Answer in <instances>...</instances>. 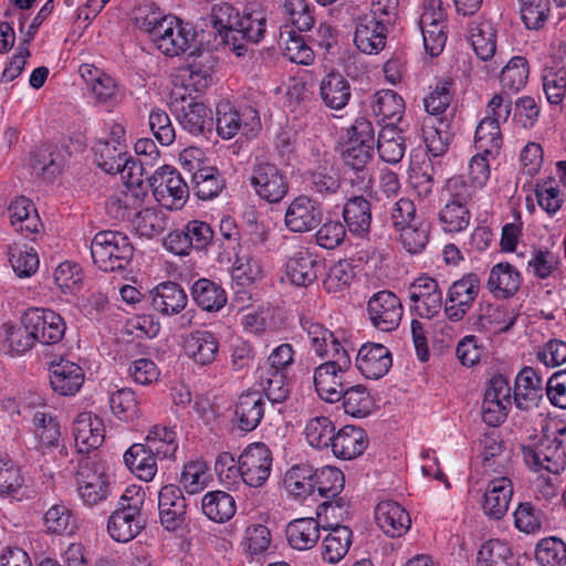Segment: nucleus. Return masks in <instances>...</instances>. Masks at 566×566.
Wrapping results in <instances>:
<instances>
[{
    "label": "nucleus",
    "mask_w": 566,
    "mask_h": 566,
    "mask_svg": "<svg viewBox=\"0 0 566 566\" xmlns=\"http://www.w3.org/2000/svg\"><path fill=\"white\" fill-rule=\"evenodd\" d=\"M136 24L149 34L163 54L170 57L185 53L196 39L193 27L175 15L150 11L144 17H137Z\"/></svg>",
    "instance_id": "obj_1"
},
{
    "label": "nucleus",
    "mask_w": 566,
    "mask_h": 566,
    "mask_svg": "<svg viewBox=\"0 0 566 566\" xmlns=\"http://www.w3.org/2000/svg\"><path fill=\"white\" fill-rule=\"evenodd\" d=\"M90 249L94 264L104 272L126 269L134 255V247L128 235L120 231L97 232Z\"/></svg>",
    "instance_id": "obj_2"
},
{
    "label": "nucleus",
    "mask_w": 566,
    "mask_h": 566,
    "mask_svg": "<svg viewBox=\"0 0 566 566\" xmlns=\"http://www.w3.org/2000/svg\"><path fill=\"white\" fill-rule=\"evenodd\" d=\"M75 482L77 494L87 507L98 505L112 494L107 464L96 455L84 457L78 461Z\"/></svg>",
    "instance_id": "obj_3"
},
{
    "label": "nucleus",
    "mask_w": 566,
    "mask_h": 566,
    "mask_svg": "<svg viewBox=\"0 0 566 566\" xmlns=\"http://www.w3.org/2000/svg\"><path fill=\"white\" fill-rule=\"evenodd\" d=\"M126 490L117 502L116 510L107 521L109 536L118 543H128L134 539L144 528L145 520L142 515L143 497Z\"/></svg>",
    "instance_id": "obj_4"
},
{
    "label": "nucleus",
    "mask_w": 566,
    "mask_h": 566,
    "mask_svg": "<svg viewBox=\"0 0 566 566\" xmlns=\"http://www.w3.org/2000/svg\"><path fill=\"white\" fill-rule=\"evenodd\" d=\"M156 201L168 210H177L185 206L189 197V188L181 174L171 166L157 168L149 177Z\"/></svg>",
    "instance_id": "obj_5"
},
{
    "label": "nucleus",
    "mask_w": 566,
    "mask_h": 566,
    "mask_svg": "<svg viewBox=\"0 0 566 566\" xmlns=\"http://www.w3.org/2000/svg\"><path fill=\"white\" fill-rule=\"evenodd\" d=\"M214 232L209 223L201 220H190L184 228L170 231L164 240V247L169 252L185 256L191 251H206L213 243Z\"/></svg>",
    "instance_id": "obj_6"
},
{
    "label": "nucleus",
    "mask_w": 566,
    "mask_h": 566,
    "mask_svg": "<svg viewBox=\"0 0 566 566\" xmlns=\"http://www.w3.org/2000/svg\"><path fill=\"white\" fill-rule=\"evenodd\" d=\"M411 313L431 319L438 316L443 306V294L439 282L428 274L416 277L407 289Z\"/></svg>",
    "instance_id": "obj_7"
},
{
    "label": "nucleus",
    "mask_w": 566,
    "mask_h": 566,
    "mask_svg": "<svg viewBox=\"0 0 566 566\" xmlns=\"http://www.w3.org/2000/svg\"><path fill=\"white\" fill-rule=\"evenodd\" d=\"M481 291V279L476 273H467L449 286L443 313L451 322L462 321L475 303Z\"/></svg>",
    "instance_id": "obj_8"
},
{
    "label": "nucleus",
    "mask_w": 566,
    "mask_h": 566,
    "mask_svg": "<svg viewBox=\"0 0 566 566\" xmlns=\"http://www.w3.org/2000/svg\"><path fill=\"white\" fill-rule=\"evenodd\" d=\"M352 359L344 355L338 360H325L314 369L313 382L317 395L327 402L339 401L346 388L345 375L350 369Z\"/></svg>",
    "instance_id": "obj_9"
},
{
    "label": "nucleus",
    "mask_w": 566,
    "mask_h": 566,
    "mask_svg": "<svg viewBox=\"0 0 566 566\" xmlns=\"http://www.w3.org/2000/svg\"><path fill=\"white\" fill-rule=\"evenodd\" d=\"M235 23V29L226 34V45L237 56H242L247 53L249 43H259L263 39L266 18L260 9L244 10Z\"/></svg>",
    "instance_id": "obj_10"
},
{
    "label": "nucleus",
    "mask_w": 566,
    "mask_h": 566,
    "mask_svg": "<svg viewBox=\"0 0 566 566\" xmlns=\"http://www.w3.org/2000/svg\"><path fill=\"white\" fill-rule=\"evenodd\" d=\"M242 483L250 488H261L272 472L273 455L263 442L248 444L239 455Z\"/></svg>",
    "instance_id": "obj_11"
},
{
    "label": "nucleus",
    "mask_w": 566,
    "mask_h": 566,
    "mask_svg": "<svg viewBox=\"0 0 566 566\" xmlns=\"http://www.w3.org/2000/svg\"><path fill=\"white\" fill-rule=\"evenodd\" d=\"M311 156L312 166L305 174L310 189L323 197L337 193L342 181L333 156L327 151L321 153L318 149H313Z\"/></svg>",
    "instance_id": "obj_12"
},
{
    "label": "nucleus",
    "mask_w": 566,
    "mask_h": 566,
    "mask_svg": "<svg viewBox=\"0 0 566 566\" xmlns=\"http://www.w3.org/2000/svg\"><path fill=\"white\" fill-rule=\"evenodd\" d=\"M367 313L375 328L389 333L398 328L403 307L400 298L394 292L382 290L373 294L368 300Z\"/></svg>",
    "instance_id": "obj_13"
},
{
    "label": "nucleus",
    "mask_w": 566,
    "mask_h": 566,
    "mask_svg": "<svg viewBox=\"0 0 566 566\" xmlns=\"http://www.w3.org/2000/svg\"><path fill=\"white\" fill-rule=\"evenodd\" d=\"M255 195L269 203L280 202L289 191V182L276 165L258 163L249 178Z\"/></svg>",
    "instance_id": "obj_14"
},
{
    "label": "nucleus",
    "mask_w": 566,
    "mask_h": 566,
    "mask_svg": "<svg viewBox=\"0 0 566 566\" xmlns=\"http://www.w3.org/2000/svg\"><path fill=\"white\" fill-rule=\"evenodd\" d=\"M21 322L28 324V329L33 331L36 342L44 345L60 343L66 331L64 318L50 308H29L23 314Z\"/></svg>",
    "instance_id": "obj_15"
},
{
    "label": "nucleus",
    "mask_w": 566,
    "mask_h": 566,
    "mask_svg": "<svg viewBox=\"0 0 566 566\" xmlns=\"http://www.w3.org/2000/svg\"><path fill=\"white\" fill-rule=\"evenodd\" d=\"M258 112L252 107L238 111L229 101H221L216 107V128L223 139L233 138L241 128L253 132L260 128Z\"/></svg>",
    "instance_id": "obj_16"
},
{
    "label": "nucleus",
    "mask_w": 566,
    "mask_h": 566,
    "mask_svg": "<svg viewBox=\"0 0 566 566\" xmlns=\"http://www.w3.org/2000/svg\"><path fill=\"white\" fill-rule=\"evenodd\" d=\"M322 219V205L307 195L295 197L289 203L284 214L285 227L294 233H305L316 229Z\"/></svg>",
    "instance_id": "obj_17"
},
{
    "label": "nucleus",
    "mask_w": 566,
    "mask_h": 566,
    "mask_svg": "<svg viewBox=\"0 0 566 566\" xmlns=\"http://www.w3.org/2000/svg\"><path fill=\"white\" fill-rule=\"evenodd\" d=\"M301 326L317 357L326 360H338L340 355L350 357L339 335L326 328L322 323L302 318Z\"/></svg>",
    "instance_id": "obj_18"
},
{
    "label": "nucleus",
    "mask_w": 566,
    "mask_h": 566,
    "mask_svg": "<svg viewBox=\"0 0 566 566\" xmlns=\"http://www.w3.org/2000/svg\"><path fill=\"white\" fill-rule=\"evenodd\" d=\"M49 380L56 395L72 397L82 388L85 373L78 364L60 356L49 364Z\"/></svg>",
    "instance_id": "obj_19"
},
{
    "label": "nucleus",
    "mask_w": 566,
    "mask_h": 566,
    "mask_svg": "<svg viewBox=\"0 0 566 566\" xmlns=\"http://www.w3.org/2000/svg\"><path fill=\"white\" fill-rule=\"evenodd\" d=\"M187 503L182 490L175 484L164 485L158 493V515L163 527L174 532L186 522Z\"/></svg>",
    "instance_id": "obj_20"
},
{
    "label": "nucleus",
    "mask_w": 566,
    "mask_h": 566,
    "mask_svg": "<svg viewBox=\"0 0 566 566\" xmlns=\"http://www.w3.org/2000/svg\"><path fill=\"white\" fill-rule=\"evenodd\" d=\"M546 394L543 377L533 368H522L514 380L513 401L520 410H531L539 406Z\"/></svg>",
    "instance_id": "obj_21"
},
{
    "label": "nucleus",
    "mask_w": 566,
    "mask_h": 566,
    "mask_svg": "<svg viewBox=\"0 0 566 566\" xmlns=\"http://www.w3.org/2000/svg\"><path fill=\"white\" fill-rule=\"evenodd\" d=\"M149 195L145 187H124L112 193L106 201L107 213L117 221H128L146 207Z\"/></svg>",
    "instance_id": "obj_22"
},
{
    "label": "nucleus",
    "mask_w": 566,
    "mask_h": 566,
    "mask_svg": "<svg viewBox=\"0 0 566 566\" xmlns=\"http://www.w3.org/2000/svg\"><path fill=\"white\" fill-rule=\"evenodd\" d=\"M355 366L368 379L382 378L392 366L388 347L379 343H366L357 352Z\"/></svg>",
    "instance_id": "obj_23"
},
{
    "label": "nucleus",
    "mask_w": 566,
    "mask_h": 566,
    "mask_svg": "<svg viewBox=\"0 0 566 566\" xmlns=\"http://www.w3.org/2000/svg\"><path fill=\"white\" fill-rule=\"evenodd\" d=\"M266 399L259 390L241 394L234 405L233 422L244 432H251L261 423L266 407Z\"/></svg>",
    "instance_id": "obj_24"
},
{
    "label": "nucleus",
    "mask_w": 566,
    "mask_h": 566,
    "mask_svg": "<svg viewBox=\"0 0 566 566\" xmlns=\"http://www.w3.org/2000/svg\"><path fill=\"white\" fill-rule=\"evenodd\" d=\"M220 348L217 335L207 329L190 332L184 339V354L193 364L209 366L218 357Z\"/></svg>",
    "instance_id": "obj_25"
},
{
    "label": "nucleus",
    "mask_w": 566,
    "mask_h": 566,
    "mask_svg": "<svg viewBox=\"0 0 566 566\" xmlns=\"http://www.w3.org/2000/svg\"><path fill=\"white\" fill-rule=\"evenodd\" d=\"M153 310L164 317L181 313L188 305V295L178 283L166 281L156 285L149 292Z\"/></svg>",
    "instance_id": "obj_26"
},
{
    "label": "nucleus",
    "mask_w": 566,
    "mask_h": 566,
    "mask_svg": "<svg viewBox=\"0 0 566 566\" xmlns=\"http://www.w3.org/2000/svg\"><path fill=\"white\" fill-rule=\"evenodd\" d=\"M370 112L379 126L398 127L405 114V101L392 90H379L370 98Z\"/></svg>",
    "instance_id": "obj_27"
},
{
    "label": "nucleus",
    "mask_w": 566,
    "mask_h": 566,
    "mask_svg": "<svg viewBox=\"0 0 566 566\" xmlns=\"http://www.w3.org/2000/svg\"><path fill=\"white\" fill-rule=\"evenodd\" d=\"M388 25L374 15L359 17L354 33L356 48L365 54H377L386 44Z\"/></svg>",
    "instance_id": "obj_28"
},
{
    "label": "nucleus",
    "mask_w": 566,
    "mask_h": 566,
    "mask_svg": "<svg viewBox=\"0 0 566 566\" xmlns=\"http://www.w3.org/2000/svg\"><path fill=\"white\" fill-rule=\"evenodd\" d=\"M344 226L355 238H367L371 229V205L361 195L346 199L342 209Z\"/></svg>",
    "instance_id": "obj_29"
},
{
    "label": "nucleus",
    "mask_w": 566,
    "mask_h": 566,
    "mask_svg": "<svg viewBox=\"0 0 566 566\" xmlns=\"http://www.w3.org/2000/svg\"><path fill=\"white\" fill-rule=\"evenodd\" d=\"M75 446L80 453L97 449L105 439L103 420L91 412L80 413L73 423Z\"/></svg>",
    "instance_id": "obj_30"
},
{
    "label": "nucleus",
    "mask_w": 566,
    "mask_h": 566,
    "mask_svg": "<svg viewBox=\"0 0 566 566\" xmlns=\"http://www.w3.org/2000/svg\"><path fill=\"white\" fill-rule=\"evenodd\" d=\"M318 268L317 255L307 249H301L286 260L285 275L291 284L307 287L316 282Z\"/></svg>",
    "instance_id": "obj_31"
},
{
    "label": "nucleus",
    "mask_w": 566,
    "mask_h": 566,
    "mask_svg": "<svg viewBox=\"0 0 566 566\" xmlns=\"http://www.w3.org/2000/svg\"><path fill=\"white\" fill-rule=\"evenodd\" d=\"M375 520L379 528L389 537H399L411 525L409 513L398 502L381 501L375 509Z\"/></svg>",
    "instance_id": "obj_32"
},
{
    "label": "nucleus",
    "mask_w": 566,
    "mask_h": 566,
    "mask_svg": "<svg viewBox=\"0 0 566 566\" xmlns=\"http://www.w3.org/2000/svg\"><path fill=\"white\" fill-rule=\"evenodd\" d=\"M513 495L512 481L506 476L491 480L484 491L482 509L493 520L502 518L509 510Z\"/></svg>",
    "instance_id": "obj_33"
},
{
    "label": "nucleus",
    "mask_w": 566,
    "mask_h": 566,
    "mask_svg": "<svg viewBox=\"0 0 566 566\" xmlns=\"http://www.w3.org/2000/svg\"><path fill=\"white\" fill-rule=\"evenodd\" d=\"M368 442L367 433L363 428L347 424L335 433L331 449L336 458L352 460L363 454Z\"/></svg>",
    "instance_id": "obj_34"
},
{
    "label": "nucleus",
    "mask_w": 566,
    "mask_h": 566,
    "mask_svg": "<svg viewBox=\"0 0 566 566\" xmlns=\"http://www.w3.org/2000/svg\"><path fill=\"white\" fill-rule=\"evenodd\" d=\"M522 283L520 271L509 262L493 265L486 281V289L495 298H510Z\"/></svg>",
    "instance_id": "obj_35"
},
{
    "label": "nucleus",
    "mask_w": 566,
    "mask_h": 566,
    "mask_svg": "<svg viewBox=\"0 0 566 566\" xmlns=\"http://www.w3.org/2000/svg\"><path fill=\"white\" fill-rule=\"evenodd\" d=\"M181 128L192 136H205L212 129L211 111L201 102L184 101L177 111Z\"/></svg>",
    "instance_id": "obj_36"
},
{
    "label": "nucleus",
    "mask_w": 566,
    "mask_h": 566,
    "mask_svg": "<svg viewBox=\"0 0 566 566\" xmlns=\"http://www.w3.org/2000/svg\"><path fill=\"white\" fill-rule=\"evenodd\" d=\"M289 545L296 551H310L321 537V525L316 518L301 517L291 521L285 528Z\"/></svg>",
    "instance_id": "obj_37"
},
{
    "label": "nucleus",
    "mask_w": 566,
    "mask_h": 566,
    "mask_svg": "<svg viewBox=\"0 0 566 566\" xmlns=\"http://www.w3.org/2000/svg\"><path fill=\"white\" fill-rule=\"evenodd\" d=\"M8 216L14 230L25 237L36 233L41 226L33 202L24 196H19L10 202Z\"/></svg>",
    "instance_id": "obj_38"
},
{
    "label": "nucleus",
    "mask_w": 566,
    "mask_h": 566,
    "mask_svg": "<svg viewBox=\"0 0 566 566\" xmlns=\"http://www.w3.org/2000/svg\"><path fill=\"white\" fill-rule=\"evenodd\" d=\"M469 41L478 57L492 59L496 51V30L489 20H473L468 28Z\"/></svg>",
    "instance_id": "obj_39"
},
{
    "label": "nucleus",
    "mask_w": 566,
    "mask_h": 566,
    "mask_svg": "<svg viewBox=\"0 0 566 566\" xmlns=\"http://www.w3.org/2000/svg\"><path fill=\"white\" fill-rule=\"evenodd\" d=\"M193 302L206 312L216 313L228 302L226 290L209 279H198L191 286Z\"/></svg>",
    "instance_id": "obj_40"
},
{
    "label": "nucleus",
    "mask_w": 566,
    "mask_h": 566,
    "mask_svg": "<svg viewBox=\"0 0 566 566\" xmlns=\"http://www.w3.org/2000/svg\"><path fill=\"white\" fill-rule=\"evenodd\" d=\"M319 95L328 108L342 109L352 96L349 82L340 73L331 72L321 81Z\"/></svg>",
    "instance_id": "obj_41"
},
{
    "label": "nucleus",
    "mask_w": 566,
    "mask_h": 566,
    "mask_svg": "<svg viewBox=\"0 0 566 566\" xmlns=\"http://www.w3.org/2000/svg\"><path fill=\"white\" fill-rule=\"evenodd\" d=\"M93 151L97 166L107 174H115L119 169L122 161L129 154L127 145L119 137L97 140Z\"/></svg>",
    "instance_id": "obj_42"
},
{
    "label": "nucleus",
    "mask_w": 566,
    "mask_h": 566,
    "mask_svg": "<svg viewBox=\"0 0 566 566\" xmlns=\"http://www.w3.org/2000/svg\"><path fill=\"white\" fill-rule=\"evenodd\" d=\"M157 457L144 443H134L124 453L126 467L143 481H151L156 475Z\"/></svg>",
    "instance_id": "obj_43"
},
{
    "label": "nucleus",
    "mask_w": 566,
    "mask_h": 566,
    "mask_svg": "<svg viewBox=\"0 0 566 566\" xmlns=\"http://www.w3.org/2000/svg\"><path fill=\"white\" fill-rule=\"evenodd\" d=\"M237 505L233 496L224 491L207 492L201 500V511L216 523L228 522L235 514Z\"/></svg>",
    "instance_id": "obj_44"
},
{
    "label": "nucleus",
    "mask_w": 566,
    "mask_h": 566,
    "mask_svg": "<svg viewBox=\"0 0 566 566\" xmlns=\"http://www.w3.org/2000/svg\"><path fill=\"white\" fill-rule=\"evenodd\" d=\"M353 533L348 526L335 525L322 543V558L328 564H337L347 554L352 545Z\"/></svg>",
    "instance_id": "obj_45"
},
{
    "label": "nucleus",
    "mask_w": 566,
    "mask_h": 566,
    "mask_svg": "<svg viewBox=\"0 0 566 566\" xmlns=\"http://www.w3.org/2000/svg\"><path fill=\"white\" fill-rule=\"evenodd\" d=\"M212 481L209 467L202 459L186 462L179 476L182 492L192 495L202 492Z\"/></svg>",
    "instance_id": "obj_46"
},
{
    "label": "nucleus",
    "mask_w": 566,
    "mask_h": 566,
    "mask_svg": "<svg viewBox=\"0 0 566 566\" xmlns=\"http://www.w3.org/2000/svg\"><path fill=\"white\" fill-rule=\"evenodd\" d=\"M279 44L283 50L284 56L291 62L302 65L313 63L315 55L312 48L305 42L304 38L291 27H285L281 30Z\"/></svg>",
    "instance_id": "obj_47"
},
{
    "label": "nucleus",
    "mask_w": 566,
    "mask_h": 566,
    "mask_svg": "<svg viewBox=\"0 0 566 566\" xmlns=\"http://www.w3.org/2000/svg\"><path fill=\"white\" fill-rule=\"evenodd\" d=\"M32 431L39 441L36 447L41 452L57 447L61 437L60 424L56 419L42 410H36L32 416Z\"/></svg>",
    "instance_id": "obj_48"
},
{
    "label": "nucleus",
    "mask_w": 566,
    "mask_h": 566,
    "mask_svg": "<svg viewBox=\"0 0 566 566\" xmlns=\"http://www.w3.org/2000/svg\"><path fill=\"white\" fill-rule=\"evenodd\" d=\"M516 558L509 543L492 538L479 549L476 566H517Z\"/></svg>",
    "instance_id": "obj_49"
},
{
    "label": "nucleus",
    "mask_w": 566,
    "mask_h": 566,
    "mask_svg": "<svg viewBox=\"0 0 566 566\" xmlns=\"http://www.w3.org/2000/svg\"><path fill=\"white\" fill-rule=\"evenodd\" d=\"M530 65L525 56L516 55L509 60L500 74V84L503 92L516 94L522 91L528 80Z\"/></svg>",
    "instance_id": "obj_50"
},
{
    "label": "nucleus",
    "mask_w": 566,
    "mask_h": 566,
    "mask_svg": "<svg viewBox=\"0 0 566 566\" xmlns=\"http://www.w3.org/2000/svg\"><path fill=\"white\" fill-rule=\"evenodd\" d=\"M402 128L381 127L377 138L379 157L389 164H398L406 151Z\"/></svg>",
    "instance_id": "obj_51"
},
{
    "label": "nucleus",
    "mask_w": 566,
    "mask_h": 566,
    "mask_svg": "<svg viewBox=\"0 0 566 566\" xmlns=\"http://www.w3.org/2000/svg\"><path fill=\"white\" fill-rule=\"evenodd\" d=\"M315 472L307 464L292 467L284 475V486L294 497L305 499L315 492Z\"/></svg>",
    "instance_id": "obj_52"
},
{
    "label": "nucleus",
    "mask_w": 566,
    "mask_h": 566,
    "mask_svg": "<svg viewBox=\"0 0 566 566\" xmlns=\"http://www.w3.org/2000/svg\"><path fill=\"white\" fill-rule=\"evenodd\" d=\"M144 444L158 459L174 458L178 449L177 433L167 427L154 426L148 431Z\"/></svg>",
    "instance_id": "obj_53"
},
{
    "label": "nucleus",
    "mask_w": 566,
    "mask_h": 566,
    "mask_svg": "<svg viewBox=\"0 0 566 566\" xmlns=\"http://www.w3.org/2000/svg\"><path fill=\"white\" fill-rule=\"evenodd\" d=\"M259 382L264 391V397L273 405L281 403L287 399L291 387L287 381V373L258 369Z\"/></svg>",
    "instance_id": "obj_54"
},
{
    "label": "nucleus",
    "mask_w": 566,
    "mask_h": 566,
    "mask_svg": "<svg viewBox=\"0 0 566 566\" xmlns=\"http://www.w3.org/2000/svg\"><path fill=\"white\" fill-rule=\"evenodd\" d=\"M480 191L481 189L464 176H453L444 185L443 197L447 202L471 208Z\"/></svg>",
    "instance_id": "obj_55"
},
{
    "label": "nucleus",
    "mask_w": 566,
    "mask_h": 566,
    "mask_svg": "<svg viewBox=\"0 0 566 566\" xmlns=\"http://www.w3.org/2000/svg\"><path fill=\"white\" fill-rule=\"evenodd\" d=\"M396 232L399 233V242L408 253L419 254L429 243L430 223L421 218Z\"/></svg>",
    "instance_id": "obj_56"
},
{
    "label": "nucleus",
    "mask_w": 566,
    "mask_h": 566,
    "mask_svg": "<svg viewBox=\"0 0 566 566\" xmlns=\"http://www.w3.org/2000/svg\"><path fill=\"white\" fill-rule=\"evenodd\" d=\"M108 401L112 412L122 421L133 422L142 415L138 398L130 388L112 392Z\"/></svg>",
    "instance_id": "obj_57"
},
{
    "label": "nucleus",
    "mask_w": 566,
    "mask_h": 566,
    "mask_svg": "<svg viewBox=\"0 0 566 566\" xmlns=\"http://www.w3.org/2000/svg\"><path fill=\"white\" fill-rule=\"evenodd\" d=\"M340 400H343L345 412L354 418L368 416L375 405L373 397L363 385L346 387Z\"/></svg>",
    "instance_id": "obj_58"
},
{
    "label": "nucleus",
    "mask_w": 566,
    "mask_h": 566,
    "mask_svg": "<svg viewBox=\"0 0 566 566\" xmlns=\"http://www.w3.org/2000/svg\"><path fill=\"white\" fill-rule=\"evenodd\" d=\"M224 181L214 167H203L192 175V189L201 200L217 197L223 189Z\"/></svg>",
    "instance_id": "obj_59"
},
{
    "label": "nucleus",
    "mask_w": 566,
    "mask_h": 566,
    "mask_svg": "<svg viewBox=\"0 0 566 566\" xmlns=\"http://www.w3.org/2000/svg\"><path fill=\"white\" fill-rule=\"evenodd\" d=\"M139 237L154 238L166 229V218L156 208L145 207L128 220Z\"/></svg>",
    "instance_id": "obj_60"
},
{
    "label": "nucleus",
    "mask_w": 566,
    "mask_h": 566,
    "mask_svg": "<svg viewBox=\"0 0 566 566\" xmlns=\"http://www.w3.org/2000/svg\"><path fill=\"white\" fill-rule=\"evenodd\" d=\"M560 258L547 250L535 249L527 261V273L536 280H546L558 271Z\"/></svg>",
    "instance_id": "obj_61"
},
{
    "label": "nucleus",
    "mask_w": 566,
    "mask_h": 566,
    "mask_svg": "<svg viewBox=\"0 0 566 566\" xmlns=\"http://www.w3.org/2000/svg\"><path fill=\"white\" fill-rule=\"evenodd\" d=\"M304 433L311 447L324 449L333 443L335 426L328 417H315L307 421Z\"/></svg>",
    "instance_id": "obj_62"
},
{
    "label": "nucleus",
    "mask_w": 566,
    "mask_h": 566,
    "mask_svg": "<svg viewBox=\"0 0 566 566\" xmlns=\"http://www.w3.org/2000/svg\"><path fill=\"white\" fill-rule=\"evenodd\" d=\"M214 472L219 482L228 490H237L242 483V471L239 458L230 452H221L214 461Z\"/></svg>",
    "instance_id": "obj_63"
},
{
    "label": "nucleus",
    "mask_w": 566,
    "mask_h": 566,
    "mask_svg": "<svg viewBox=\"0 0 566 566\" xmlns=\"http://www.w3.org/2000/svg\"><path fill=\"white\" fill-rule=\"evenodd\" d=\"M535 559L542 566H565L566 544L557 537H545L535 546Z\"/></svg>",
    "instance_id": "obj_64"
}]
</instances>
